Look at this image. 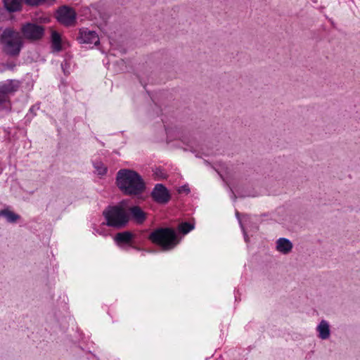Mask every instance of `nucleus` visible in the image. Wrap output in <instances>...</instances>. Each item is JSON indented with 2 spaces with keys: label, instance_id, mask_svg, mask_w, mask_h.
<instances>
[{
  "label": "nucleus",
  "instance_id": "nucleus-2",
  "mask_svg": "<svg viewBox=\"0 0 360 360\" xmlns=\"http://www.w3.org/2000/svg\"><path fill=\"white\" fill-rule=\"evenodd\" d=\"M4 52L10 56H18L23 46L20 32L11 27L5 28L0 35Z\"/></svg>",
  "mask_w": 360,
  "mask_h": 360
},
{
  "label": "nucleus",
  "instance_id": "nucleus-9",
  "mask_svg": "<svg viewBox=\"0 0 360 360\" xmlns=\"http://www.w3.org/2000/svg\"><path fill=\"white\" fill-rule=\"evenodd\" d=\"M78 40L79 43L89 46H96L100 42L98 34L95 31L90 30L87 28L80 29Z\"/></svg>",
  "mask_w": 360,
  "mask_h": 360
},
{
  "label": "nucleus",
  "instance_id": "nucleus-15",
  "mask_svg": "<svg viewBox=\"0 0 360 360\" xmlns=\"http://www.w3.org/2000/svg\"><path fill=\"white\" fill-rule=\"evenodd\" d=\"M0 217H5L6 221L9 223H15L20 218V215L8 209H4L1 210Z\"/></svg>",
  "mask_w": 360,
  "mask_h": 360
},
{
  "label": "nucleus",
  "instance_id": "nucleus-6",
  "mask_svg": "<svg viewBox=\"0 0 360 360\" xmlns=\"http://www.w3.org/2000/svg\"><path fill=\"white\" fill-rule=\"evenodd\" d=\"M20 30L22 37L30 41L39 40L44 34V27L35 23H26L21 27Z\"/></svg>",
  "mask_w": 360,
  "mask_h": 360
},
{
  "label": "nucleus",
  "instance_id": "nucleus-20",
  "mask_svg": "<svg viewBox=\"0 0 360 360\" xmlns=\"http://www.w3.org/2000/svg\"><path fill=\"white\" fill-rule=\"evenodd\" d=\"M236 217H237V219L238 220V222L240 224V228H241V229H242V231L243 232L244 239H245L246 243H248L249 238H248V236L245 228V226H244L241 219L239 217V212H236Z\"/></svg>",
  "mask_w": 360,
  "mask_h": 360
},
{
  "label": "nucleus",
  "instance_id": "nucleus-7",
  "mask_svg": "<svg viewBox=\"0 0 360 360\" xmlns=\"http://www.w3.org/2000/svg\"><path fill=\"white\" fill-rule=\"evenodd\" d=\"M57 20L60 23L66 25H73L76 20V12L68 6H62L57 11Z\"/></svg>",
  "mask_w": 360,
  "mask_h": 360
},
{
  "label": "nucleus",
  "instance_id": "nucleus-19",
  "mask_svg": "<svg viewBox=\"0 0 360 360\" xmlns=\"http://www.w3.org/2000/svg\"><path fill=\"white\" fill-rule=\"evenodd\" d=\"M106 222H103L99 227L94 228L93 233L94 235L98 234L101 236L105 237L109 235L108 231L106 229Z\"/></svg>",
  "mask_w": 360,
  "mask_h": 360
},
{
  "label": "nucleus",
  "instance_id": "nucleus-5",
  "mask_svg": "<svg viewBox=\"0 0 360 360\" xmlns=\"http://www.w3.org/2000/svg\"><path fill=\"white\" fill-rule=\"evenodd\" d=\"M20 82L15 79H8L0 83V112H6L11 110V103L8 94L16 91Z\"/></svg>",
  "mask_w": 360,
  "mask_h": 360
},
{
  "label": "nucleus",
  "instance_id": "nucleus-3",
  "mask_svg": "<svg viewBox=\"0 0 360 360\" xmlns=\"http://www.w3.org/2000/svg\"><path fill=\"white\" fill-rule=\"evenodd\" d=\"M106 225L115 229H122L129 222V214L124 202L114 206H108L103 212Z\"/></svg>",
  "mask_w": 360,
  "mask_h": 360
},
{
  "label": "nucleus",
  "instance_id": "nucleus-22",
  "mask_svg": "<svg viewBox=\"0 0 360 360\" xmlns=\"http://www.w3.org/2000/svg\"><path fill=\"white\" fill-rule=\"evenodd\" d=\"M3 65L4 69L6 70H13L15 67V64L14 63H4Z\"/></svg>",
  "mask_w": 360,
  "mask_h": 360
},
{
  "label": "nucleus",
  "instance_id": "nucleus-14",
  "mask_svg": "<svg viewBox=\"0 0 360 360\" xmlns=\"http://www.w3.org/2000/svg\"><path fill=\"white\" fill-rule=\"evenodd\" d=\"M132 217L138 222L142 223L146 219V214L139 206H134L129 209Z\"/></svg>",
  "mask_w": 360,
  "mask_h": 360
},
{
  "label": "nucleus",
  "instance_id": "nucleus-1",
  "mask_svg": "<svg viewBox=\"0 0 360 360\" xmlns=\"http://www.w3.org/2000/svg\"><path fill=\"white\" fill-rule=\"evenodd\" d=\"M116 184L122 193L129 196H139L146 189L142 176L136 171L129 169H121L117 172Z\"/></svg>",
  "mask_w": 360,
  "mask_h": 360
},
{
  "label": "nucleus",
  "instance_id": "nucleus-17",
  "mask_svg": "<svg viewBox=\"0 0 360 360\" xmlns=\"http://www.w3.org/2000/svg\"><path fill=\"white\" fill-rule=\"evenodd\" d=\"M95 173L99 176H104L108 171L107 167L101 162L96 161L93 163Z\"/></svg>",
  "mask_w": 360,
  "mask_h": 360
},
{
  "label": "nucleus",
  "instance_id": "nucleus-13",
  "mask_svg": "<svg viewBox=\"0 0 360 360\" xmlns=\"http://www.w3.org/2000/svg\"><path fill=\"white\" fill-rule=\"evenodd\" d=\"M22 0H4L6 9L9 12H15L20 10Z\"/></svg>",
  "mask_w": 360,
  "mask_h": 360
},
{
  "label": "nucleus",
  "instance_id": "nucleus-16",
  "mask_svg": "<svg viewBox=\"0 0 360 360\" xmlns=\"http://www.w3.org/2000/svg\"><path fill=\"white\" fill-rule=\"evenodd\" d=\"M51 41L53 49L56 51H59L61 49V39L60 34L56 32H52L51 34Z\"/></svg>",
  "mask_w": 360,
  "mask_h": 360
},
{
  "label": "nucleus",
  "instance_id": "nucleus-12",
  "mask_svg": "<svg viewBox=\"0 0 360 360\" xmlns=\"http://www.w3.org/2000/svg\"><path fill=\"white\" fill-rule=\"evenodd\" d=\"M292 247L291 241L285 238H280L276 242V250L283 255L290 252Z\"/></svg>",
  "mask_w": 360,
  "mask_h": 360
},
{
  "label": "nucleus",
  "instance_id": "nucleus-4",
  "mask_svg": "<svg viewBox=\"0 0 360 360\" xmlns=\"http://www.w3.org/2000/svg\"><path fill=\"white\" fill-rule=\"evenodd\" d=\"M149 239L160 246L164 251L174 249L180 242L175 231L171 228L155 229L150 234Z\"/></svg>",
  "mask_w": 360,
  "mask_h": 360
},
{
  "label": "nucleus",
  "instance_id": "nucleus-10",
  "mask_svg": "<svg viewBox=\"0 0 360 360\" xmlns=\"http://www.w3.org/2000/svg\"><path fill=\"white\" fill-rule=\"evenodd\" d=\"M134 235L130 231H123L117 233L115 237L114 240L117 246L122 249H126V246L131 245Z\"/></svg>",
  "mask_w": 360,
  "mask_h": 360
},
{
  "label": "nucleus",
  "instance_id": "nucleus-11",
  "mask_svg": "<svg viewBox=\"0 0 360 360\" xmlns=\"http://www.w3.org/2000/svg\"><path fill=\"white\" fill-rule=\"evenodd\" d=\"M317 336L322 340H328L330 337V326L328 321L321 320L316 328Z\"/></svg>",
  "mask_w": 360,
  "mask_h": 360
},
{
  "label": "nucleus",
  "instance_id": "nucleus-21",
  "mask_svg": "<svg viewBox=\"0 0 360 360\" xmlns=\"http://www.w3.org/2000/svg\"><path fill=\"white\" fill-rule=\"evenodd\" d=\"M178 192L180 193H185L187 194L190 192V189L187 185H184L179 188Z\"/></svg>",
  "mask_w": 360,
  "mask_h": 360
},
{
  "label": "nucleus",
  "instance_id": "nucleus-8",
  "mask_svg": "<svg viewBox=\"0 0 360 360\" xmlns=\"http://www.w3.org/2000/svg\"><path fill=\"white\" fill-rule=\"evenodd\" d=\"M151 197L154 201L159 204H166L169 201L171 195L163 184H157L151 192Z\"/></svg>",
  "mask_w": 360,
  "mask_h": 360
},
{
  "label": "nucleus",
  "instance_id": "nucleus-23",
  "mask_svg": "<svg viewBox=\"0 0 360 360\" xmlns=\"http://www.w3.org/2000/svg\"><path fill=\"white\" fill-rule=\"evenodd\" d=\"M249 219H250V217H248V216H245V221H246L247 220H248Z\"/></svg>",
  "mask_w": 360,
  "mask_h": 360
},
{
  "label": "nucleus",
  "instance_id": "nucleus-18",
  "mask_svg": "<svg viewBox=\"0 0 360 360\" xmlns=\"http://www.w3.org/2000/svg\"><path fill=\"white\" fill-rule=\"evenodd\" d=\"M195 225L193 223L182 222L178 226V231L184 235L188 233L193 230Z\"/></svg>",
  "mask_w": 360,
  "mask_h": 360
}]
</instances>
